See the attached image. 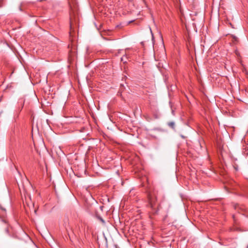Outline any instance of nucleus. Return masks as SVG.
<instances>
[{
	"mask_svg": "<svg viewBox=\"0 0 248 248\" xmlns=\"http://www.w3.org/2000/svg\"><path fill=\"white\" fill-rule=\"evenodd\" d=\"M5 231H6L7 233H8V229H6Z\"/></svg>",
	"mask_w": 248,
	"mask_h": 248,
	"instance_id": "obj_6",
	"label": "nucleus"
},
{
	"mask_svg": "<svg viewBox=\"0 0 248 248\" xmlns=\"http://www.w3.org/2000/svg\"><path fill=\"white\" fill-rule=\"evenodd\" d=\"M70 19H72L73 16H76L77 14H78V7L77 4L75 3L72 5L70 3Z\"/></svg>",
	"mask_w": 248,
	"mask_h": 248,
	"instance_id": "obj_1",
	"label": "nucleus"
},
{
	"mask_svg": "<svg viewBox=\"0 0 248 248\" xmlns=\"http://www.w3.org/2000/svg\"><path fill=\"white\" fill-rule=\"evenodd\" d=\"M121 60H122V61H124V59H123V58H121Z\"/></svg>",
	"mask_w": 248,
	"mask_h": 248,
	"instance_id": "obj_7",
	"label": "nucleus"
},
{
	"mask_svg": "<svg viewBox=\"0 0 248 248\" xmlns=\"http://www.w3.org/2000/svg\"><path fill=\"white\" fill-rule=\"evenodd\" d=\"M98 218L103 223H105V221L104 220L100 217H98Z\"/></svg>",
	"mask_w": 248,
	"mask_h": 248,
	"instance_id": "obj_4",
	"label": "nucleus"
},
{
	"mask_svg": "<svg viewBox=\"0 0 248 248\" xmlns=\"http://www.w3.org/2000/svg\"><path fill=\"white\" fill-rule=\"evenodd\" d=\"M168 125L170 127H171L172 128H174L175 124L173 122H170L168 123Z\"/></svg>",
	"mask_w": 248,
	"mask_h": 248,
	"instance_id": "obj_3",
	"label": "nucleus"
},
{
	"mask_svg": "<svg viewBox=\"0 0 248 248\" xmlns=\"http://www.w3.org/2000/svg\"><path fill=\"white\" fill-rule=\"evenodd\" d=\"M3 5V0H0V8L2 7Z\"/></svg>",
	"mask_w": 248,
	"mask_h": 248,
	"instance_id": "obj_5",
	"label": "nucleus"
},
{
	"mask_svg": "<svg viewBox=\"0 0 248 248\" xmlns=\"http://www.w3.org/2000/svg\"><path fill=\"white\" fill-rule=\"evenodd\" d=\"M155 197H152L151 196L149 197V203L152 208H155Z\"/></svg>",
	"mask_w": 248,
	"mask_h": 248,
	"instance_id": "obj_2",
	"label": "nucleus"
}]
</instances>
